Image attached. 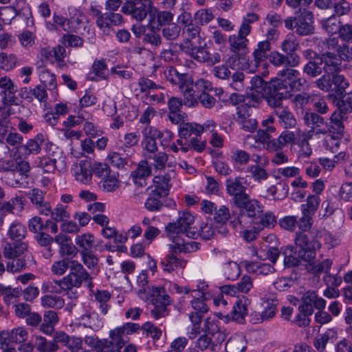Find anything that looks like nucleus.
Here are the masks:
<instances>
[{
    "mask_svg": "<svg viewBox=\"0 0 352 352\" xmlns=\"http://www.w3.org/2000/svg\"><path fill=\"white\" fill-rule=\"evenodd\" d=\"M63 278L60 280H54L44 282L42 285V289L46 293H54L60 294L63 291L68 290L66 285H64Z\"/></svg>",
    "mask_w": 352,
    "mask_h": 352,
    "instance_id": "49",
    "label": "nucleus"
},
{
    "mask_svg": "<svg viewBox=\"0 0 352 352\" xmlns=\"http://www.w3.org/2000/svg\"><path fill=\"white\" fill-rule=\"evenodd\" d=\"M204 131L203 125L190 122L181 123L179 128V138L189 140L188 139L192 135L200 136Z\"/></svg>",
    "mask_w": 352,
    "mask_h": 352,
    "instance_id": "28",
    "label": "nucleus"
},
{
    "mask_svg": "<svg viewBox=\"0 0 352 352\" xmlns=\"http://www.w3.org/2000/svg\"><path fill=\"white\" fill-rule=\"evenodd\" d=\"M295 243L296 247L299 248L298 257L307 262L315 259L316 250L320 248V243L311 235V233H296Z\"/></svg>",
    "mask_w": 352,
    "mask_h": 352,
    "instance_id": "7",
    "label": "nucleus"
},
{
    "mask_svg": "<svg viewBox=\"0 0 352 352\" xmlns=\"http://www.w3.org/2000/svg\"><path fill=\"white\" fill-rule=\"evenodd\" d=\"M347 116L335 111L331 116L329 125L327 124V133L336 135L337 138H343L344 126L342 121Z\"/></svg>",
    "mask_w": 352,
    "mask_h": 352,
    "instance_id": "20",
    "label": "nucleus"
},
{
    "mask_svg": "<svg viewBox=\"0 0 352 352\" xmlns=\"http://www.w3.org/2000/svg\"><path fill=\"white\" fill-rule=\"evenodd\" d=\"M301 304L298 307L299 312L313 314L314 308L322 310L325 308L326 300L318 296L314 291H307L301 298Z\"/></svg>",
    "mask_w": 352,
    "mask_h": 352,
    "instance_id": "13",
    "label": "nucleus"
},
{
    "mask_svg": "<svg viewBox=\"0 0 352 352\" xmlns=\"http://www.w3.org/2000/svg\"><path fill=\"white\" fill-rule=\"evenodd\" d=\"M59 317L56 311L48 310L43 314V322L40 326V331L46 335H52L54 326L58 322Z\"/></svg>",
    "mask_w": 352,
    "mask_h": 352,
    "instance_id": "25",
    "label": "nucleus"
},
{
    "mask_svg": "<svg viewBox=\"0 0 352 352\" xmlns=\"http://www.w3.org/2000/svg\"><path fill=\"white\" fill-rule=\"evenodd\" d=\"M146 134L152 135L156 140L158 139L163 147H168L174 138V134L171 131L168 129L160 131L155 126H147Z\"/></svg>",
    "mask_w": 352,
    "mask_h": 352,
    "instance_id": "30",
    "label": "nucleus"
},
{
    "mask_svg": "<svg viewBox=\"0 0 352 352\" xmlns=\"http://www.w3.org/2000/svg\"><path fill=\"white\" fill-rule=\"evenodd\" d=\"M96 352H108V349L111 347V342L107 339H99L95 334L86 335L82 339V342Z\"/></svg>",
    "mask_w": 352,
    "mask_h": 352,
    "instance_id": "23",
    "label": "nucleus"
},
{
    "mask_svg": "<svg viewBox=\"0 0 352 352\" xmlns=\"http://www.w3.org/2000/svg\"><path fill=\"white\" fill-rule=\"evenodd\" d=\"M187 261L184 259L178 258L173 254L168 255L162 262L163 270L167 272H171L178 269H183L186 267Z\"/></svg>",
    "mask_w": 352,
    "mask_h": 352,
    "instance_id": "34",
    "label": "nucleus"
},
{
    "mask_svg": "<svg viewBox=\"0 0 352 352\" xmlns=\"http://www.w3.org/2000/svg\"><path fill=\"white\" fill-rule=\"evenodd\" d=\"M75 243L80 248V252L91 251L94 246V236L91 233L77 235Z\"/></svg>",
    "mask_w": 352,
    "mask_h": 352,
    "instance_id": "47",
    "label": "nucleus"
},
{
    "mask_svg": "<svg viewBox=\"0 0 352 352\" xmlns=\"http://www.w3.org/2000/svg\"><path fill=\"white\" fill-rule=\"evenodd\" d=\"M271 50V43L268 41H260L257 44V47L253 52L254 60L257 65L265 60L269 56L267 52Z\"/></svg>",
    "mask_w": 352,
    "mask_h": 352,
    "instance_id": "43",
    "label": "nucleus"
},
{
    "mask_svg": "<svg viewBox=\"0 0 352 352\" xmlns=\"http://www.w3.org/2000/svg\"><path fill=\"white\" fill-rule=\"evenodd\" d=\"M41 305L45 308L61 309L64 305V300L56 296L45 295L41 298Z\"/></svg>",
    "mask_w": 352,
    "mask_h": 352,
    "instance_id": "58",
    "label": "nucleus"
},
{
    "mask_svg": "<svg viewBox=\"0 0 352 352\" xmlns=\"http://www.w3.org/2000/svg\"><path fill=\"white\" fill-rule=\"evenodd\" d=\"M7 234L12 241H23L27 234L26 228L20 222L14 221L10 224Z\"/></svg>",
    "mask_w": 352,
    "mask_h": 352,
    "instance_id": "39",
    "label": "nucleus"
},
{
    "mask_svg": "<svg viewBox=\"0 0 352 352\" xmlns=\"http://www.w3.org/2000/svg\"><path fill=\"white\" fill-rule=\"evenodd\" d=\"M285 26L289 30L295 29L300 36H308L314 34V14L306 9L300 10L294 16L285 19Z\"/></svg>",
    "mask_w": 352,
    "mask_h": 352,
    "instance_id": "6",
    "label": "nucleus"
},
{
    "mask_svg": "<svg viewBox=\"0 0 352 352\" xmlns=\"http://www.w3.org/2000/svg\"><path fill=\"white\" fill-rule=\"evenodd\" d=\"M336 111L346 115L352 111V92L343 96L342 98L337 103Z\"/></svg>",
    "mask_w": 352,
    "mask_h": 352,
    "instance_id": "64",
    "label": "nucleus"
},
{
    "mask_svg": "<svg viewBox=\"0 0 352 352\" xmlns=\"http://www.w3.org/2000/svg\"><path fill=\"white\" fill-rule=\"evenodd\" d=\"M28 249V245L25 241H6L3 246V254L5 258L14 259L22 256Z\"/></svg>",
    "mask_w": 352,
    "mask_h": 352,
    "instance_id": "18",
    "label": "nucleus"
},
{
    "mask_svg": "<svg viewBox=\"0 0 352 352\" xmlns=\"http://www.w3.org/2000/svg\"><path fill=\"white\" fill-rule=\"evenodd\" d=\"M323 140V146L333 154H338L340 151V140L342 138H337L336 135L327 133Z\"/></svg>",
    "mask_w": 352,
    "mask_h": 352,
    "instance_id": "53",
    "label": "nucleus"
},
{
    "mask_svg": "<svg viewBox=\"0 0 352 352\" xmlns=\"http://www.w3.org/2000/svg\"><path fill=\"white\" fill-rule=\"evenodd\" d=\"M258 218L259 221L254 224L256 226V229L260 231L265 228L274 227L276 222V217L272 212L262 213Z\"/></svg>",
    "mask_w": 352,
    "mask_h": 352,
    "instance_id": "61",
    "label": "nucleus"
},
{
    "mask_svg": "<svg viewBox=\"0 0 352 352\" xmlns=\"http://www.w3.org/2000/svg\"><path fill=\"white\" fill-rule=\"evenodd\" d=\"M34 345L38 352H56L59 349L58 345L53 341H48L41 336H34Z\"/></svg>",
    "mask_w": 352,
    "mask_h": 352,
    "instance_id": "37",
    "label": "nucleus"
},
{
    "mask_svg": "<svg viewBox=\"0 0 352 352\" xmlns=\"http://www.w3.org/2000/svg\"><path fill=\"white\" fill-rule=\"evenodd\" d=\"M166 79L173 85L179 86L185 97V104L191 107L197 104V95L212 91L211 83L204 79H199L193 84L191 76L187 73H181L175 67H168L164 71Z\"/></svg>",
    "mask_w": 352,
    "mask_h": 352,
    "instance_id": "2",
    "label": "nucleus"
},
{
    "mask_svg": "<svg viewBox=\"0 0 352 352\" xmlns=\"http://www.w3.org/2000/svg\"><path fill=\"white\" fill-rule=\"evenodd\" d=\"M173 289L179 294L188 295L192 299L190 301L192 308L197 311L196 313L206 314L208 311V307L206 300L208 298V285L204 280L199 281L195 288L189 286H180L173 284Z\"/></svg>",
    "mask_w": 352,
    "mask_h": 352,
    "instance_id": "3",
    "label": "nucleus"
},
{
    "mask_svg": "<svg viewBox=\"0 0 352 352\" xmlns=\"http://www.w3.org/2000/svg\"><path fill=\"white\" fill-rule=\"evenodd\" d=\"M229 41L232 52L244 53V54H246V43L248 42L246 38L239 35H232L230 36Z\"/></svg>",
    "mask_w": 352,
    "mask_h": 352,
    "instance_id": "60",
    "label": "nucleus"
},
{
    "mask_svg": "<svg viewBox=\"0 0 352 352\" xmlns=\"http://www.w3.org/2000/svg\"><path fill=\"white\" fill-rule=\"evenodd\" d=\"M308 263L307 270L314 274H327L332 265V261L328 258L324 259L322 261H316L314 259Z\"/></svg>",
    "mask_w": 352,
    "mask_h": 352,
    "instance_id": "44",
    "label": "nucleus"
},
{
    "mask_svg": "<svg viewBox=\"0 0 352 352\" xmlns=\"http://www.w3.org/2000/svg\"><path fill=\"white\" fill-rule=\"evenodd\" d=\"M230 158L235 165L245 166L250 161V154L243 149L234 148L230 151Z\"/></svg>",
    "mask_w": 352,
    "mask_h": 352,
    "instance_id": "42",
    "label": "nucleus"
},
{
    "mask_svg": "<svg viewBox=\"0 0 352 352\" xmlns=\"http://www.w3.org/2000/svg\"><path fill=\"white\" fill-rule=\"evenodd\" d=\"M146 131L147 126H145L142 130V133L144 135V140L142 142L144 151L143 153L145 159L148 160V157H151L152 155L157 152L158 146L156 142V139L151 135L146 134Z\"/></svg>",
    "mask_w": 352,
    "mask_h": 352,
    "instance_id": "32",
    "label": "nucleus"
},
{
    "mask_svg": "<svg viewBox=\"0 0 352 352\" xmlns=\"http://www.w3.org/2000/svg\"><path fill=\"white\" fill-rule=\"evenodd\" d=\"M248 314L246 304L242 300H238L234 305L230 317L232 320L242 323Z\"/></svg>",
    "mask_w": 352,
    "mask_h": 352,
    "instance_id": "46",
    "label": "nucleus"
},
{
    "mask_svg": "<svg viewBox=\"0 0 352 352\" xmlns=\"http://www.w3.org/2000/svg\"><path fill=\"white\" fill-rule=\"evenodd\" d=\"M28 197L34 208L41 215L48 216L51 212L50 204L45 200L44 192L38 188L32 189L28 193Z\"/></svg>",
    "mask_w": 352,
    "mask_h": 352,
    "instance_id": "16",
    "label": "nucleus"
},
{
    "mask_svg": "<svg viewBox=\"0 0 352 352\" xmlns=\"http://www.w3.org/2000/svg\"><path fill=\"white\" fill-rule=\"evenodd\" d=\"M73 175L75 179L82 183L87 184L92 178V166L88 160H81L72 167Z\"/></svg>",
    "mask_w": 352,
    "mask_h": 352,
    "instance_id": "17",
    "label": "nucleus"
},
{
    "mask_svg": "<svg viewBox=\"0 0 352 352\" xmlns=\"http://www.w3.org/2000/svg\"><path fill=\"white\" fill-rule=\"evenodd\" d=\"M247 344V340L243 334L235 333L227 340L225 349L227 352H244Z\"/></svg>",
    "mask_w": 352,
    "mask_h": 352,
    "instance_id": "24",
    "label": "nucleus"
},
{
    "mask_svg": "<svg viewBox=\"0 0 352 352\" xmlns=\"http://www.w3.org/2000/svg\"><path fill=\"white\" fill-rule=\"evenodd\" d=\"M262 299L263 302L267 303V305L265 307V310L261 313V317L262 320H268L272 318L276 314L277 300L274 298L273 294H271L270 296L269 300H270V302L265 297H263Z\"/></svg>",
    "mask_w": 352,
    "mask_h": 352,
    "instance_id": "48",
    "label": "nucleus"
},
{
    "mask_svg": "<svg viewBox=\"0 0 352 352\" xmlns=\"http://www.w3.org/2000/svg\"><path fill=\"white\" fill-rule=\"evenodd\" d=\"M92 279L83 265L76 260L70 261L69 273L63 277L64 285L68 290L73 287L79 288L83 283Z\"/></svg>",
    "mask_w": 352,
    "mask_h": 352,
    "instance_id": "8",
    "label": "nucleus"
},
{
    "mask_svg": "<svg viewBox=\"0 0 352 352\" xmlns=\"http://www.w3.org/2000/svg\"><path fill=\"white\" fill-rule=\"evenodd\" d=\"M151 174V168L148 164V160H142L136 170L133 172V181L135 184H138V179H144L150 176Z\"/></svg>",
    "mask_w": 352,
    "mask_h": 352,
    "instance_id": "57",
    "label": "nucleus"
},
{
    "mask_svg": "<svg viewBox=\"0 0 352 352\" xmlns=\"http://www.w3.org/2000/svg\"><path fill=\"white\" fill-rule=\"evenodd\" d=\"M320 203V199L317 195H309L305 204L301 205V211L314 214Z\"/></svg>",
    "mask_w": 352,
    "mask_h": 352,
    "instance_id": "62",
    "label": "nucleus"
},
{
    "mask_svg": "<svg viewBox=\"0 0 352 352\" xmlns=\"http://www.w3.org/2000/svg\"><path fill=\"white\" fill-rule=\"evenodd\" d=\"M247 172L249 173L252 178L256 182H262L267 180L270 174L263 167L259 164H252L248 167Z\"/></svg>",
    "mask_w": 352,
    "mask_h": 352,
    "instance_id": "51",
    "label": "nucleus"
},
{
    "mask_svg": "<svg viewBox=\"0 0 352 352\" xmlns=\"http://www.w3.org/2000/svg\"><path fill=\"white\" fill-rule=\"evenodd\" d=\"M235 120L243 131L252 133L257 129L258 123L253 110L247 105L241 104L237 107Z\"/></svg>",
    "mask_w": 352,
    "mask_h": 352,
    "instance_id": "11",
    "label": "nucleus"
},
{
    "mask_svg": "<svg viewBox=\"0 0 352 352\" xmlns=\"http://www.w3.org/2000/svg\"><path fill=\"white\" fill-rule=\"evenodd\" d=\"M24 203L21 197H16L11 199L8 201L0 202V222L2 223L3 221V215L6 213H13L14 210L21 211L23 209Z\"/></svg>",
    "mask_w": 352,
    "mask_h": 352,
    "instance_id": "29",
    "label": "nucleus"
},
{
    "mask_svg": "<svg viewBox=\"0 0 352 352\" xmlns=\"http://www.w3.org/2000/svg\"><path fill=\"white\" fill-rule=\"evenodd\" d=\"M174 14L170 11H160L153 5H150V21H154L156 19L160 25L171 24Z\"/></svg>",
    "mask_w": 352,
    "mask_h": 352,
    "instance_id": "31",
    "label": "nucleus"
},
{
    "mask_svg": "<svg viewBox=\"0 0 352 352\" xmlns=\"http://www.w3.org/2000/svg\"><path fill=\"white\" fill-rule=\"evenodd\" d=\"M221 272L227 280H235L241 274V268L237 263L228 261L223 265Z\"/></svg>",
    "mask_w": 352,
    "mask_h": 352,
    "instance_id": "41",
    "label": "nucleus"
},
{
    "mask_svg": "<svg viewBox=\"0 0 352 352\" xmlns=\"http://www.w3.org/2000/svg\"><path fill=\"white\" fill-rule=\"evenodd\" d=\"M245 267L249 273L261 275H267L274 271V267L271 265L261 262H248Z\"/></svg>",
    "mask_w": 352,
    "mask_h": 352,
    "instance_id": "35",
    "label": "nucleus"
},
{
    "mask_svg": "<svg viewBox=\"0 0 352 352\" xmlns=\"http://www.w3.org/2000/svg\"><path fill=\"white\" fill-rule=\"evenodd\" d=\"M236 206L252 219H257L263 212V206L257 200L250 199L249 196L243 201L242 204Z\"/></svg>",
    "mask_w": 352,
    "mask_h": 352,
    "instance_id": "19",
    "label": "nucleus"
},
{
    "mask_svg": "<svg viewBox=\"0 0 352 352\" xmlns=\"http://www.w3.org/2000/svg\"><path fill=\"white\" fill-rule=\"evenodd\" d=\"M185 236L172 239L173 244L170 248L175 252L190 253L195 252L199 248V243L192 241H186Z\"/></svg>",
    "mask_w": 352,
    "mask_h": 352,
    "instance_id": "21",
    "label": "nucleus"
},
{
    "mask_svg": "<svg viewBox=\"0 0 352 352\" xmlns=\"http://www.w3.org/2000/svg\"><path fill=\"white\" fill-rule=\"evenodd\" d=\"M109 337L111 340H109V342H111V346L114 345L116 349H108V352H121L120 349L128 342L127 336L124 333L121 327L111 330L109 332Z\"/></svg>",
    "mask_w": 352,
    "mask_h": 352,
    "instance_id": "26",
    "label": "nucleus"
},
{
    "mask_svg": "<svg viewBox=\"0 0 352 352\" xmlns=\"http://www.w3.org/2000/svg\"><path fill=\"white\" fill-rule=\"evenodd\" d=\"M150 5H153L151 0H126L122 6L121 11L133 19L140 22L148 14L150 16Z\"/></svg>",
    "mask_w": 352,
    "mask_h": 352,
    "instance_id": "9",
    "label": "nucleus"
},
{
    "mask_svg": "<svg viewBox=\"0 0 352 352\" xmlns=\"http://www.w3.org/2000/svg\"><path fill=\"white\" fill-rule=\"evenodd\" d=\"M102 187L107 192H114L120 187V182L116 173L111 171L101 182Z\"/></svg>",
    "mask_w": 352,
    "mask_h": 352,
    "instance_id": "55",
    "label": "nucleus"
},
{
    "mask_svg": "<svg viewBox=\"0 0 352 352\" xmlns=\"http://www.w3.org/2000/svg\"><path fill=\"white\" fill-rule=\"evenodd\" d=\"M298 45L294 35H287L281 44L282 50L287 54L284 55L276 51L272 52L269 55V61L276 66L281 65L297 66L299 64V57L296 54V50Z\"/></svg>",
    "mask_w": 352,
    "mask_h": 352,
    "instance_id": "5",
    "label": "nucleus"
},
{
    "mask_svg": "<svg viewBox=\"0 0 352 352\" xmlns=\"http://www.w3.org/2000/svg\"><path fill=\"white\" fill-rule=\"evenodd\" d=\"M45 151L47 153L45 157L54 160L63 168L65 165L63 151L54 144L47 141L45 144Z\"/></svg>",
    "mask_w": 352,
    "mask_h": 352,
    "instance_id": "33",
    "label": "nucleus"
},
{
    "mask_svg": "<svg viewBox=\"0 0 352 352\" xmlns=\"http://www.w3.org/2000/svg\"><path fill=\"white\" fill-rule=\"evenodd\" d=\"M148 160H152L151 164L157 170H164L166 166H171L168 162V155L165 152H157L148 157Z\"/></svg>",
    "mask_w": 352,
    "mask_h": 352,
    "instance_id": "52",
    "label": "nucleus"
},
{
    "mask_svg": "<svg viewBox=\"0 0 352 352\" xmlns=\"http://www.w3.org/2000/svg\"><path fill=\"white\" fill-rule=\"evenodd\" d=\"M257 135L261 139V143L265 144L267 149L270 151H279L283 149V146L280 143L279 138L271 140L268 134L264 130H259Z\"/></svg>",
    "mask_w": 352,
    "mask_h": 352,
    "instance_id": "45",
    "label": "nucleus"
},
{
    "mask_svg": "<svg viewBox=\"0 0 352 352\" xmlns=\"http://www.w3.org/2000/svg\"><path fill=\"white\" fill-rule=\"evenodd\" d=\"M337 331L333 329H329L322 333H319L314 338L313 344L315 349L319 352H324L327 344L333 342L337 339Z\"/></svg>",
    "mask_w": 352,
    "mask_h": 352,
    "instance_id": "22",
    "label": "nucleus"
},
{
    "mask_svg": "<svg viewBox=\"0 0 352 352\" xmlns=\"http://www.w3.org/2000/svg\"><path fill=\"white\" fill-rule=\"evenodd\" d=\"M150 292L153 303L164 305L171 304V298L167 294L164 287H153Z\"/></svg>",
    "mask_w": 352,
    "mask_h": 352,
    "instance_id": "40",
    "label": "nucleus"
},
{
    "mask_svg": "<svg viewBox=\"0 0 352 352\" xmlns=\"http://www.w3.org/2000/svg\"><path fill=\"white\" fill-rule=\"evenodd\" d=\"M34 164L36 167L43 169L45 173L53 172L55 169H58V166H61L45 156L38 157L35 160Z\"/></svg>",
    "mask_w": 352,
    "mask_h": 352,
    "instance_id": "59",
    "label": "nucleus"
},
{
    "mask_svg": "<svg viewBox=\"0 0 352 352\" xmlns=\"http://www.w3.org/2000/svg\"><path fill=\"white\" fill-rule=\"evenodd\" d=\"M9 340L14 343H22L26 342L28 338V333L25 327H19L11 330L8 333Z\"/></svg>",
    "mask_w": 352,
    "mask_h": 352,
    "instance_id": "63",
    "label": "nucleus"
},
{
    "mask_svg": "<svg viewBox=\"0 0 352 352\" xmlns=\"http://www.w3.org/2000/svg\"><path fill=\"white\" fill-rule=\"evenodd\" d=\"M304 56L308 60L305 66H319L324 64V66H338V57L331 52H327L320 56L316 52L311 50H307L304 52Z\"/></svg>",
    "mask_w": 352,
    "mask_h": 352,
    "instance_id": "14",
    "label": "nucleus"
},
{
    "mask_svg": "<svg viewBox=\"0 0 352 352\" xmlns=\"http://www.w3.org/2000/svg\"><path fill=\"white\" fill-rule=\"evenodd\" d=\"M245 179L237 177L226 181V192L230 196L231 203L235 206L241 205L249 195L246 192L247 187L244 185Z\"/></svg>",
    "mask_w": 352,
    "mask_h": 352,
    "instance_id": "10",
    "label": "nucleus"
},
{
    "mask_svg": "<svg viewBox=\"0 0 352 352\" xmlns=\"http://www.w3.org/2000/svg\"><path fill=\"white\" fill-rule=\"evenodd\" d=\"M65 49L60 46L52 50L50 48H43L41 51V57L42 61H45L46 63H53V60L55 59L60 61L63 57V52Z\"/></svg>",
    "mask_w": 352,
    "mask_h": 352,
    "instance_id": "36",
    "label": "nucleus"
},
{
    "mask_svg": "<svg viewBox=\"0 0 352 352\" xmlns=\"http://www.w3.org/2000/svg\"><path fill=\"white\" fill-rule=\"evenodd\" d=\"M195 218L187 211H184L179 216L175 222L170 223L166 226V232L170 240L181 236H186L188 239H195L198 232L193 226Z\"/></svg>",
    "mask_w": 352,
    "mask_h": 352,
    "instance_id": "4",
    "label": "nucleus"
},
{
    "mask_svg": "<svg viewBox=\"0 0 352 352\" xmlns=\"http://www.w3.org/2000/svg\"><path fill=\"white\" fill-rule=\"evenodd\" d=\"M324 68L326 69L324 70V74L322 75V78L316 81L317 86L318 88L325 91L333 90V88H332L333 67Z\"/></svg>",
    "mask_w": 352,
    "mask_h": 352,
    "instance_id": "56",
    "label": "nucleus"
},
{
    "mask_svg": "<svg viewBox=\"0 0 352 352\" xmlns=\"http://www.w3.org/2000/svg\"><path fill=\"white\" fill-rule=\"evenodd\" d=\"M298 72L292 68L281 71L265 90V97L270 107H279L283 98L292 96V92L302 85Z\"/></svg>",
    "mask_w": 352,
    "mask_h": 352,
    "instance_id": "1",
    "label": "nucleus"
},
{
    "mask_svg": "<svg viewBox=\"0 0 352 352\" xmlns=\"http://www.w3.org/2000/svg\"><path fill=\"white\" fill-rule=\"evenodd\" d=\"M203 331L211 335V351H217L226 339V333L221 330L219 325V322L207 318L204 320Z\"/></svg>",
    "mask_w": 352,
    "mask_h": 352,
    "instance_id": "12",
    "label": "nucleus"
},
{
    "mask_svg": "<svg viewBox=\"0 0 352 352\" xmlns=\"http://www.w3.org/2000/svg\"><path fill=\"white\" fill-rule=\"evenodd\" d=\"M322 28L329 34H336L340 28V21L336 14L321 21Z\"/></svg>",
    "mask_w": 352,
    "mask_h": 352,
    "instance_id": "54",
    "label": "nucleus"
},
{
    "mask_svg": "<svg viewBox=\"0 0 352 352\" xmlns=\"http://www.w3.org/2000/svg\"><path fill=\"white\" fill-rule=\"evenodd\" d=\"M170 179L165 176H155L153 178L154 189L152 192L157 193L160 196L168 195L170 187Z\"/></svg>",
    "mask_w": 352,
    "mask_h": 352,
    "instance_id": "38",
    "label": "nucleus"
},
{
    "mask_svg": "<svg viewBox=\"0 0 352 352\" xmlns=\"http://www.w3.org/2000/svg\"><path fill=\"white\" fill-rule=\"evenodd\" d=\"M20 294L19 290L0 283V297L2 296L3 301L8 305L15 302Z\"/></svg>",
    "mask_w": 352,
    "mask_h": 352,
    "instance_id": "50",
    "label": "nucleus"
},
{
    "mask_svg": "<svg viewBox=\"0 0 352 352\" xmlns=\"http://www.w3.org/2000/svg\"><path fill=\"white\" fill-rule=\"evenodd\" d=\"M252 219L241 210L238 213L233 212L231 219L230 220V225L236 232L242 229L252 228Z\"/></svg>",
    "mask_w": 352,
    "mask_h": 352,
    "instance_id": "27",
    "label": "nucleus"
},
{
    "mask_svg": "<svg viewBox=\"0 0 352 352\" xmlns=\"http://www.w3.org/2000/svg\"><path fill=\"white\" fill-rule=\"evenodd\" d=\"M304 124L310 129L322 135L327 133V124L324 119L312 111H306L302 117Z\"/></svg>",
    "mask_w": 352,
    "mask_h": 352,
    "instance_id": "15",
    "label": "nucleus"
}]
</instances>
